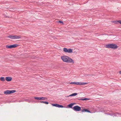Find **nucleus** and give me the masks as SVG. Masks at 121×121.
I'll use <instances>...</instances> for the list:
<instances>
[{
    "label": "nucleus",
    "instance_id": "1",
    "mask_svg": "<svg viewBox=\"0 0 121 121\" xmlns=\"http://www.w3.org/2000/svg\"><path fill=\"white\" fill-rule=\"evenodd\" d=\"M61 58L64 62L72 64L74 63L73 60L68 56H61Z\"/></svg>",
    "mask_w": 121,
    "mask_h": 121
},
{
    "label": "nucleus",
    "instance_id": "2",
    "mask_svg": "<svg viewBox=\"0 0 121 121\" xmlns=\"http://www.w3.org/2000/svg\"><path fill=\"white\" fill-rule=\"evenodd\" d=\"M105 47L106 48H111L113 49H116L118 48V46L115 44L111 43L106 45Z\"/></svg>",
    "mask_w": 121,
    "mask_h": 121
},
{
    "label": "nucleus",
    "instance_id": "3",
    "mask_svg": "<svg viewBox=\"0 0 121 121\" xmlns=\"http://www.w3.org/2000/svg\"><path fill=\"white\" fill-rule=\"evenodd\" d=\"M7 37L11 39H20L21 38V36L20 35L18 36L11 35L7 36Z\"/></svg>",
    "mask_w": 121,
    "mask_h": 121
},
{
    "label": "nucleus",
    "instance_id": "4",
    "mask_svg": "<svg viewBox=\"0 0 121 121\" xmlns=\"http://www.w3.org/2000/svg\"><path fill=\"white\" fill-rule=\"evenodd\" d=\"M63 51L66 53H71L73 52V49L71 48L68 49L66 48H63Z\"/></svg>",
    "mask_w": 121,
    "mask_h": 121
},
{
    "label": "nucleus",
    "instance_id": "5",
    "mask_svg": "<svg viewBox=\"0 0 121 121\" xmlns=\"http://www.w3.org/2000/svg\"><path fill=\"white\" fill-rule=\"evenodd\" d=\"M18 46V45L17 44H14L13 45H6V47L7 48H14Z\"/></svg>",
    "mask_w": 121,
    "mask_h": 121
},
{
    "label": "nucleus",
    "instance_id": "6",
    "mask_svg": "<svg viewBox=\"0 0 121 121\" xmlns=\"http://www.w3.org/2000/svg\"><path fill=\"white\" fill-rule=\"evenodd\" d=\"M72 109L75 111H79L81 110V108L78 106L76 105L74 106Z\"/></svg>",
    "mask_w": 121,
    "mask_h": 121
},
{
    "label": "nucleus",
    "instance_id": "7",
    "mask_svg": "<svg viewBox=\"0 0 121 121\" xmlns=\"http://www.w3.org/2000/svg\"><path fill=\"white\" fill-rule=\"evenodd\" d=\"M16 91L15 90H7L4 91V93L5 94H9L11 93H12L15 92Z\"/></svg>",
    "mask_w": 121,
    "mask_h": 121
},
{
    "label": "nucleus",
    "instance_id": "8",
    "mask_svg": "<svg viewBox=\"0 0 121 121\" xmlns=\"http://www.w3.org/2000/svg\"><path fill=\"white\" fill-rule=\"evenodd\" d=\"M5 79L7 81L9 82L12 80V78L10 77H7Z\"/></svg>",
    "mask_w": 121,
    "mask_h": 121
},
{
    "label": "nucleus",
    "instance_id": "9",
    "mask_svg": "<svg viewBox=\"0 0 121 121\" xmlns=\"http://www.w3.org/2000/svg\"><path fill=\"white\" fill-rule=\"evenodd\" d=\"M75 104V103H72L69 104L68 105V107L72 109L73 108H72V106L74 105Z\"/></svg>",
    "mask_w": 121,
    "mask_h": 121
},
{
    "label": "nucleus",
    "instance_id": "10",
    "mask_svg": "<svg viewBox=\"0 0 121 121\" xmlns=\"http://www.w3.org/2000/svg\"><path fill=\"white\" fill-rule=\"evenodd\" d=\"M81 111L82 112H90V113L91 112L90 111H89V110H88V109H82V110Z\"/></svg>",
    "mask_w": 121,
    "mask_h": 121
},
{
    "label": "nucleus",
    "instance_id": "11",
    "mask_svg": "<svg viewBox=\"0 0 121 121\" xmlns=\"http://www.w3.org/2000/svg\"><path fill=\"white\" fill-rule=\"evenodd\" d=\"M77 95V93H73L69 95L68 96L66 97H68L69 96H75L76 95Z\"/></svg>",
    "mask_w": 121,
    "mask_h": 121
},
{
    "label": "nucleus",
    "instance_id": "12",
    "mask_svg": "<svg viewBox=\"0 0 121 121\" xmlns=\"http://www.w3.org/2000/svg\"><path fill=\"white\" fill-rule=\"evenodd\" d=\"M89 99H88L87 98H82V99H78V100H89Z\"/></svg>",
    "mask_w": 121,
    "mask_h": 121
},
{
    "label": "nucleus",
    "instance_id": "13",
    "mask_svg": "<svg viewBox=\"0 0 121 121\" xmlns=\"http://www.w3.org/2000/svg\"><path fill=\"white\" fill-rule=\"evenodd\" d=\"M0 80L1 81H5V79L4 77H1L0 78Z\"/></svg>",
    "mask_w": 121,
    "mask_h": 121
},
{
    "label": "nucleus",
    "instance_id": "14",
    "mask_svg": "<svg viewBox=\"0 0 121 121\" xmlns=\"http://www.w3.org/2000/svg\"><path fill=\"white\" fill-rule=\"evenodd\" d=\"M57 107H58V108H62L64 107L63 106H62L61 105H59V104H57Z\"/></svg>",
    "mask_w": 121,
    "mask_h": 121
},
{
    "label": "nucleus",
    "instance_id": "15",
    "mask_svg": "<svg viewBox=\"0 0 121 121\" xmlns=\"http://www.w3.org/2000/svg\"><path fill=\"white\" fill-rule=\"evenodd\" d=\"M106 114H107L108 115H111V116H112L113 115H114L115 116H116V114H113L112 113H105Z\"/></svg>",
    "mask_w": 121,
    "mask_h": 121
},
{
    "label": "nucleus",
    "instance_id": "16",
    "mask_svg": "<svg viewBox=\"0 0 121 121\" xmlns=\"http://www.w3.org/2000/svg\"><path fill=\"white\" fill-rule=\"evenodd\" d=\"M115 23H118L121 24V20L116 21L115 22Z\"/></svg>",
    "mask_w": 121,
    "mask_h": 121
},
{
    "label": "nucleus",
    "instance_id": "17",
    "mask_svg": "<svg viewBox=\"0 0 121 121\" xmlns=\"http://www.w3.org/2000/svg\"><path fill=\"white\" fill-rule=\"evenodd\" d=\"M82 82H76L75 84L77 85H82Z\"/></svg>",
    "mask_w": 121,
    "mask_h": 121
},
{
    "label": "nucleus",
    "instance_id": "18",
    "mask_svg": "<svg viewBox=\"0 0 121 121\" xmlns=\"http://www.w3.org/2000/svg\"><path fill=\"white\" fill-rule=\"evenodd\" d=\"M34 98L35 99H37L38 100H41V98L40 97H35Z\"/></svg>",
    "mask_w": 121,
    "mask_h": 121
},
{
    "label": "nucleus",
    "instance_id": "19",
    "mask_svg": "<svg viewBox=\"0 0 121 121\" xmlns=\"http://www.w3.org/2000/svg\"><path fill=\"white\" fill-rule=\"evenodd\" d=\"M87 82H82V85H84L85 84H88Z\"/></svg>",
    "mask_w": 121,
    "mask_h": 121
},
{
    "label": "nucleus",
    "instance_id": "20",
    "mask_svg": "<svg viewBox=\"0 0 121 121\" xmlns=\"http://www.w3.org/2000/svg\"><path fill=\"white\" fill-rule=\"evenodd\" d=\"M52 105L53 106H55L57 107V104H52Z\"/></svg>",
    "mask_w": 121,
    "mask_h": 121
},
{
    "label": "nucleus",
    "instance_id": "21",
    "mask_svg": "<svg viewBox=\"0 0 121 121\" xmlns=\"http://www.w3.org/2000/svg\"><path fill=\"white\" fill-rule=\"evenodd\" d=\"M76 82H71L70 83V84H75L76 83Z\"/></svg>",
    "mask_w": 121,
    "mask_h": 121
},
{
    "label": "nucleus",
    "instance_id": "22",
    "mask_svg": "<svg viewBox=\"0 0 121 121\" xmlns=\"http://www.w3.org/2000/svg\"><path fill=\"white\" fill-rule=\"evenodd\" d=\"M41 98V100H43L45 99V98L43 97H40Z\"/></svg>",
    "mask_w": 121,
    "mask_h": 121
},
{
    "label": "nucleus",
    "instance_id": "23",
    "mask_svg": "<svg viewBox=\"0 0 121 121\" xmlns=\"http://www.w3.org/2000/svg\"><path fill=\"white\" fill-rule=\"evenodd\" d=\"M41 103H44L45 104V102L43 101H41L40 102Z\"/></svg>",
    "mask_w": 121,
    "mask_h": 121
},
{
    "label": "nucleus",
    "instance_id": "24",
    "mask_svg": "<svg viewBox=\"0 0 121 121\" xmlns=\"http://www.w3.org/2000/svg\"><path fill=\"white\" fill-rule=\"evenodd\" d=\"M59 22L61 23H62L63 24V22L61 21H59Z\"/></svg>",
    "mask_w": 121,
    "mask_h": 121
},
{
    "label": "nucleus",
    "instance_id": "25",
    "mask_svg": "<svg viewBox=\"0 0 121 121\" xmlns=\"http://www.w3.org/2000/svg\"><path fill=\"white\" fill-rule=\"evenodd\" d=\"M119 73L120 74H121V70L119 71Z\"/></svg>",
    "mask_w": 121,
    "mask_h": 121
},
{
    "label": "nucleus",
    "instance_id": "26",
    "mask_svg": "<svg viewBox=\"0 0 121 121\" xmlns=\"http://www.w3.org/2000/svg\"><path fill=\"white\" fill-rule=\"evenodd\" d=\"M48 104V102L46 101V104Z\"/></svg>",
    "mask_w": 121,
    "mask_h": 121
},
{
    "label": "nucleus",
    "instance_id": "27",
    "mask_svg": "<svg viewBox=\"0 0 121 121\" xmlns=\"http://www.w3.org/2000/svg\"><path fill=\"white\" fill-rule=\"evenodd\" d=\"M118 114H119L120 115H121V114L118 113Z\"/></svg>",
    "mask_w": 121,
    "mask_h": 121
}]
</instances>
